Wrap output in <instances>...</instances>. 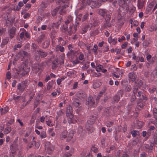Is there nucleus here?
Returning a JSON list of instances; mask_svg holds the SVG:
<instances>
[{"label":"nucleus","instance_id":"1","mask_svg":"<svg viewBox=\"0 0 157 157\" xmlns=\"http://www.w3.org/2000/svg\"><path fill=\"white\" fill-rule=\"evenodd\" d=\"M69 0H56V1L60 4V6L59 7H60V11L59 13L60 15L63 14L65 12V9L68 6Z\"/></svg>","mask_w":157,"mask_h":157},{"label":"nucleus","instance_id":"2","mask_svg":"<svg viewBox=\"0 0 157 157\" xmlns=\"http://www.w3.org/2000/svg\"><path fill=\"white\" fill-rule=\"evenodd\" d=\"M72 48V45L69 44V57H70L71 59H75L74 61H71L74 65H75L80 63L78 59L76 54L77 53L76 51L71 49L70 48Z\"/></svg>","mask_w":157,"mask_h":157},{"label":"nucleus","instance_id":"3","mask_svg":"<svg viewBox=\"0 0 157 157\" xmlns=\"http://www.w3.org/2000/svg\"><path fill=\"white\" fill-rule=\"evenodd\" d=\"M138 87L139 86H137L136 84L133 86L132 94L131 95L130 99V101L132 102L134 101L136 99V94L138 91Z\"/></svg>","mask_w":157,"mask_h":157},{"label":"nucleus","instance_id":"4","mask_svg":"<svg viewBox=\"0 0 157 157\" xmlns=\"http://www.w3.org/2000/svg\"><path fill=\"white\" fill-rule=\"evenodd\" d=\"M94 121H91V120H88L87 121L86 125V129L90 132H92L94 131V129L92 127V124H93Z\"/></svg>","mask_w":157,"mask_h":157},{"label":"nucleus","instance_id":"5","mask_svg":"<svg viewBox=\"0 0 157 157\" xmlns=\"http://www.w3.org/2000/svg\"><path fill=\"white\" fill-rule=\"evenodd\" d=\"M76 96L81 99H85L87 96L86 94L82 91H79L76 94Z\"/></svg>","mask_w":157,"mask_h":157},{"label":"nucleus","instance_id":"6","mask_svg":"<svg viewBox=\"0 0 157 157\" xmlns=\"http://www.w3.org/2000/svg\"><path fill=\"white\" fill-rule=\"evenodd\" d=\"M139 88H138V91H137V97H139L140 98V99L141 100H144L145 101L147 99V98L145 96L144 94L143 93V91L139 90Z\"/></svg>","mask_w":157,"mask_h":157},{"label":"nucleus","instance_id":"7","mask_svg":"<svg viewBox=\"0 0 157 157\" xmlns=\"http://www.w3.org/2000/svg\"><path fill=\"white\" fill-rule=\"evenodd\" d=\"M52 45L54 47L56 45V51H59L61 52H63L64 50V48L63 47L57 44V43H55V41H52Z\"/></svg>","mask_w":157,"mask_h":157},{"label":"nucleus","instance_id":"8","mask_svg":"<svg viewBox=\"0 0 157 157\" xmlns=\"http://www.w3.org/2000/svg\"><path fill=\"white\" fill-rule=\"evenodd\" d=\"M69 23V20H67L65 22V24L63 25V27L61 28L62 31L65 33L68 34L69 33L67 24Z\"/></svg>","mask_w":157,"mask_h":157},{"label":"nucleus","instance_id":"9","mask_svg":"<svg viewBox=\"0 0 157 157\" xmlns=\"http://www.w3.org/2000/svg\"><path fill=\"white\" fill-rule=\"evenodd\" d=\"M98 13L103 17H104L108 13H109V11L104 9H101L98 10Z\"/></svg>","mask_w":157,"mask_h":157},{"label":"nucleus","instance_id":"10","mask_svg":"<svg viewBox=\"0 0 157 157\" xmlns=\"http://www.w3.org/2000/svg\"><path fill=\"white\" fill-rule=\"evenodd\" d=\"M90 2L89 4L91 5V7L92 8H98L101 5V4L98 2L94 1L91 0L90 1Z\"/></svg>","mask_w":157,"mask_h":157},{"label":"nucleus","instance_id":"11","mask_svg":"<svg viewBox=\"0 0 157 157\" xmlns=\"http://www.w3.org/2000/svg\"><path fill=\"white\" fill-rule=\"evenodd\" d=\"M16 31V29L15 27H12L10 29L9 33L10 38L11 39L13 38L15 36Z\"/></svg>","mask_w":157,"mask_h":157},{"label":"nucleus","instance_id":"12","mask_svg":"<svg viewBox=\"0 0 157 157\" xmlns=\"http://www.w3.org/2000/svg\"><path fill=\"white\" fill-rule=\"evenodd\" d=\"M54 146H49L48 147L45 146V149L47 150V152L49 154H50L54 149Z\"/></svg>","mask_w":157,"mask_h":157},{"label":"nucleus","instance_id":"13","mask_svg":"<svg viewBox=\"0 0 157 157\" xmlns=\"http://www.w3.org/2000/svg\"><path fill=\"white\" fill-rule=\"evenodd\" d=\"M95 103L94 101L93 100V98L92 97H89L88 98L87 101L86 102V105H89L90 106H92Z\"/></svg>","mask_w":157,"mask_h":157},{"label":"nucleus","instance_id":"14","mask_svg":"<svg viewBox=\"0 0 157 157\" xmlns=\"http://www.w3.org/2000/svg\"><path fill=\"white\" fill-rule=\"evenodd\" d=\"M77 122L76 118L74 117L73 114L71 113H69V123H75Z\"/></svg>","mask_w":157,"mask_h":157},{"label":"nucleus","instance_id":"15","mask_svg":"<svg viewBox=\"0 0 157 157\" xmlns=\"http://www.w3.org/2000/svg\"><path fill=\"white\" fill-rule=\"evenodd\" d=\"M117 38L112 39L111 36H109L108 38V42L109 44L112 43L113 44L115 45L117 43Z\"/></svg>","mask_w":157,"mask_h":157},{"label":"nucleus","instance_id":"16","mask_svg":"<svg viewBox=\"0 0 157 157\" xmlns=\"http://www.w3.org/2000/svg\"><path fill=\"white\" fill-rule=\"evenodd\" d=\"M26 88V86H23L21 83H19L18 85L17 88L21 93H22Z\"/></svg>","mask_w":157,"mask_h":157},{"label":"nucleus","instance_id":"17","mask_svg":"<svg viewBox=\"0 0 157 157\" xmlns=\"http://www.w3.org/2000/svg\"><path fill=\"white\" fill-rule=\"evenodd\" d=\"M56 42L60 45V44L62 45H64L66 44V42L63 40L62 38L61 37H59V39H56Z\"/></svg>","mask_w":157,"mask_h":157},{"label":"nucleus","instance_id":"18","mask_svg":"<svg viewBox=\"0 0 157 157\" xmlns=\"http://www.w3.org/2000/svg\"><path fill=\"white\" fill-rule=\"evenodd\" d=\"M128 77L132 81H133L136 79V76L134 72H132L129 73Z\"/></svg>","mask_w":157,"mask_h":157},{"label":"nucleus","instance_id":"19","mask_svg":"<svg viewBox=\"0 0 157 157\" xmlns=\"http://www.w3.org/2000/svg\"><path fill=\"white\" fill-rule=\"evenodd\" d=\"M50 45V40L46 39L42 44V46L43 48H47Z\"/></svg>","mask_w":157,"mask_h":157},{"label":"nucleus","instance_id":"20","mask_svg":"<svg viewBox=\"0 0 157 157\" xmlns=\"http://www.w3.org/2000/svg\"><path fill=\"white\" fill-rule=\"evenodd\" d=\"M9 40L8 37H6L2 40L1 46L3 48L5 45L7 44Z\"/></svg>","mask_w":157,"mask_h":157},{"label":"nucleus","instance_id":"21","mask_svg":"<svg viewBox=\"0 0 157 157\" xmlns=\"http://www.w3.org/2000/svg\"><path fill=\"white\" fill-rule=\"evenodd\" d=\"M59 64L58 59L54 60L52 64V69L55 70L56 69Z\"/></svg>","mask_w":157,"mask_h":157},{"label":"nucleus","instance_id":"22","mask_svg":"<svg viewBox=\"0 0 157 157\" xmlns=\"http://www.w3.org/2000/svg\"><path fill=\"white\" fill-rule=\"evenodd\" d=\"M13 19L8 18L6 20V25L9 27L11 26L13 24Z\"/></svg>","mask_w":157,"mask_h":157},{"label":"nucleus","instance_id":"23","mask_svg":"<svg viewBox=\"0 0 157 157\" xmlns=\"http://www.w3.org/2000/svg\"><path fill=\"white\" fill-rule=\"evenodd\" d=\"M111 26V24L109 21H105V22L102 24L101 27L103 29L107 28H108L110 27Z\"/></svg>","mask_w":157,"mask_h":157},{"label":"nucleus","instance_id":"24","mask_svg":"<svg viewBox=\"0 0 157 157\" xmlns=\"http://www.w3.org/2000/svg\"><path fill=\"white\" fill-rule=\"evenodd\" d=\"M10 151H14L16 152L17 150V146L15 143H13L10 146Z\"/></svg>","mask_w":157,"mask_h":157},{"label":"nucleus","instance_id":"25","mask_svg":"<svg viewBox=\"0 0 157 157\" xmlns=\"http://www.w3.org/2000/svg\"><path fill=\"white\" fill-rule=\"evenodd\" d=\"M30 69V68L29 67L26 68L23 67L22 70L23 71L21 73L22 75L24 76L27 75L29 72Z\"/></svg>","mask_w":157,"mask_h":157},{"label":"nucleus","instance_id":"26","mask_svg":"<svg viewBox=\"0 0 157 157\" xmlns=\"http://www.w3.org/2000/svg\"><path fill=\"white\" fill-rule=\"evenodd\" d=\"M157 76V66L155 68L153 71L151 75V77L152 78L154 79V78Z\"/></svg>","mask_w":157,"mask_h":157},{"label":"nucleus","instance_id":"27","mask_svg":"<svg viewBox=\"0 0 157 157\" xmlns=\"http://www.w3.org/2000/svg\"><path fill=\"white\" fill-rule=\"evenodd\" d=\"M38 53L41 58L45 57L47 55V53L45 52H44L42 49L39 50Z\"/></svg>","mask_w":157,"mask_h":157},{"label":"nucleus","instance_id":"28","mask_svg":"<svg viewBox=\"0 0 157 157\" xmlns=\"http://www.w3.org/2000/svg\"><path fill=\"white\" fill-rule=\"evenodd\" d=\"M144 6V2L141 0H138L137 6L139 9H141L143 8Z\"/></svg>","mask_w":157,"mask_h":157},{"label":"nucleus","instance_id":"29","mask_svg":"<svg viewBox=\"0 0 157 157\" xmlns=\"http://www.w3.org/2000/svg\"><path fill=\"white\" fill-rule=\"evenodd\" d=\"M45 36L44 35H41L39 36L37 39V42L38 43H41V42L44 40H45Z\"/></svg>","mask_w":157,"mask_h":157},{"label":"nucleus","instance_id":"30","mask_svg":"<svg viewBox=\"0 0 157 157\" xmlns=\"http://www.w3.org/2000/svg\"><path fill=\"white\" fill-rule=\"evenodd\" d=\"M21 98V97L19 95L16 97L15 95H13V99L16 102H19Z\"/></svg>","mask_w":157,"mask_h":157},{"label":"nucleus","instance_id":"31","mask_svg":"<svg viewBox=\"0 0 157 157\" xmlns=\"http://www.w3.org/2000/svg\"><path fill=\"white\" fill-rule=\"evenodd\" d=\"M8 111V107H4V108H1L0 109V111L1 112V114L2 115H3L6 114Z\"/></svg>","mask_w":157,"mask_h":157},{"label":"nucleus","instance_id":"32","mask_svg":"<svg viewBox=\"0 0 157 157\" xmlns=\"http://www.w3.org/2000/svg\"><path fill=\"white\" fill-rule=\"evenodd\" d=\"M60 9V7H58L56 8L52 12V14L53 17L56 16L58 11Z\"/></svg>","mask_w":157,"mask_h":157},{"label":"nucleus","instance_id":"33","mask_svg":"<svg viewBox=\"0 0 157 157\" xmlns=\"http://www.w3.org/2000/svg\"><path fill=\"white\" fill-rule=\"evenodd\" d=\"M67 131H64L60 135V139L63 140L67 137Z\"/></svg>","mask_w":157,"mask_h":157},{"label":"nucleus","instance_id":"34","mask_svg":"<svg viewBox=\"0 0 157 157\" xmlns=\"http://www.w3.org/2000/svg\"><path fill=\"white\" fill-rule=\"evenodd\" d=\"M132 136L133 137H135L137 135H139V132L138 131L133 130L131 132Z\"/></svg>","mask_w":157,"mask_h":157},{"label":"nucleus","instance_id":"35","mask_svg":"<svg viewBox=\"0 0 157 157\" xmlns=\"http://www.w3.org/2000/svg\"><path fill=\"white\" fill-rule=\"evenodd\" d=\"M11 130V128L10 127H8L6 128L4 131V134H7L9 133Z\"/></svg>","mask_w":157,"mask_h":157},{"label":"nucleus","instance_id":"36","mask_svg":"<svg viewBox=\"0 0 157 157\" xmlns=\"http://www.w3.org/2000/svg\"><path fill=\"white\" fill-rule=\"evenodd\" d=\"M155 1H153L151 2L150 3L148 6V8L146 9V10H148V11H150L151 9V8L154 6V5L155 4Z\"/></svg>","mask_w":157,"mask_h":157},{"label":"nucleus","instance_id":"37","mask_svg":"<svg viewBox=\"0 0 157 157\" xmlns=\"http://www.w3.org/2000/svg\"><path fill=\"white\" fill-rule=\"evenodd\" d=\"M132 87L130 85H127L125 86L124 90L126 92H129L132 89Z\"/></svg>","mask_w":157,"mask_h":157},{"label":"nucleus","instance_id":"38","mask_svg":"<svg viewBox=\"0 0 157 157\" xmlns=\"http://www.w3.org/2000/svg\"><path fill=\"white\" fill-rule=\"evenodd\" d=\"M47 136L46 133L45 131H42L40 134V136L41 139L45 138Z\"/></svg>","mask_w":157,"mask_h":157},{"label":"nucleus","instance_id":"39","mask_svg":"<svg viewBox=\"0 0 157 157\" xmlns=\"http://www.w3.org/2000/svg\"><path fill=\"white\" fill-rule=\"evenodd\" d=\"M120 99V96L119 95H115L113 97V100L116 102H118Z\"/></svg>","mask_w":157,"mask_h":157},{"label":"nucleus","instance_id":"40","mask_svg":"<svg viewBox=\"0 0 157 157\" xmlns=\"http://www.w3.org/2000/svg\"><path fill=\"white\" fill-rule=\"evenodd\" d=\"M88 16L89 14L88 13H86L82 17V21L83 22L86 21L88 19Z\"/></svg>","mask_w":157,"mask_h":157},{"label":"nucleus","instance_id":"41","mask_svg":"<svg viewBox=\"0 0 157 157\" xmlns=\"http://www.w3.org/2000/svg\"><path fill=\"white\" fill-rule=\"evenodd\" d=\"M136 84H137V86H138V88H140V86H141L143 84V82L142 80H140L138 81V83H137L136 82H135L134 84V85H135Z\"/></svg>","mask_w":157,"mask_h":157},{"label":"nucleus","instance_id":"42","mask_svg":"<svg viewBox=\"0 0 157 157\" xmlns=\"http://www.w3.org/2000/svg\"><path fill=\"white\" fill-rule=\"evenodd\" d=\"M16 151H11L10 152V157H14L16 154Z\"/></svg>","mask_w":157,"mask_h":157},{"label":"nucleus","instance_id":"43","mask_svg":"<svg viewBox=\"0 0 157 157\" xmlns=\"http://www.w3.org/2000/svg\"><path fill=\"white\" fill-rule=\"evenodd\" d=\"M106 18L105 19V21H110V20L111 18V15L108 13L107 15H106Z\"/></svg>","mask_w":157,"mask_h":157},{"label":"nucleus","instance_id":"44","mask_svg":"<svg viewBox=\"0 0 157 157\" xmlns=\"http://www.w3.org/2000/svg\"><path fill=\"white\" fill-rule=\"evenodd\" d=\"M103 68L102 66L101 65H99L97 66L96 68V71H100Z\"/></svg>","mask_w":157,"mask_h":157},{"label":"nucleus","instance_id":"45","mask_svg":"<svg viewBox=\"0 0 157 157\" xmlns=\"http://www.w3.org/2000/svg\"><path fill=\"white\" fill-rule=\"evenodd\" d=\"M91 150L92 151L94 152V153H97L98 151V148L94 146L92 147Z\"/></svg>","mask_w":157,"mask_h":157},{"label":"nucleus","instance_id":"46","mask_svg":"<svg viewBox=\"0 0 157 157\" xmlns=\"http://www.w3.org/2000/svg\"><path fill=\"white\" fill-rule=\"evenodd\" d=\"M125 0H119V4L120 6H122L123 5L125 4Z\"/></svg>","mask_w":157,"mask_h":157},{"label":"nucleus","instance_id":"47","mask_svg":"<svg viewBox=\"0 0 157 157\" xmlns=\"http://www.w3.org/2000/svg\"><path fill=\"white\" fill-rule=\"evenodd\" d=\"M139 141V140L138 138H136L133 140L132 142V145H135Z\"/></svg>","mask_w":157,"mask_h":157},{"label":"nucleus","instance_id":"48","mask_svg":"<svg viewBox=\"0 0 157 157\" xmlns=\"http://www.w3.org/2000/svg\"><path fill=\"white\" fill-rule=\"evenodd\" d=\"M6 31V29L3 28H0V36L2 35Z\"/></svg>","mask_w":157,"mask_h":157},{"label":"nucleus","instance_id":"49","mask_svg":"<svg viewBox=\"0 0 157 157\" xmlns=\"http://www.w3.org/2000/svg\"><path fill=\"white\" fill-rule=\"evenodd\" d=\"M153 113L155 118H157V109H153Z\"/></svg>","mask_w":157,"mask_h":157},{"label":"nucleus","instance_id":"50","mask_svg":"<svg viewBox=\"0 0 157 157\" xmlns=\"http://www.w3.org/2000/svg\"><path fill=\"white\" fill-rule=\"evenodd\" d=\"M47 124L49 126L51 127L53 125V124L52 123V121L51 120H48V121H46Z\"/></svg>","mask_w":157,"mask_h":157},{"label":"nucleus","instance_id":"51","mask_svg":"<svg viewBox=\"0 0 157 157\" xmlns=\"http://www.w3.org/2000/svg\"><path fill=\"white\" fill-rule=\"evenodd\" d=\"M75 132L73 130H71L69 133V137L71 138H72Z\"/></svg>","mask_w":157,"mask_h":157},{"label":"nucleus","instance_id":"52","mask_svg":"<svg viewBox=\"0 0 157 157\" xmlns=\"http://www.w3.org/2000/svg\"><path fill=\"white\" fill-rule=\"evenodd\" d=\"M25 36V32H21L20 35V37L21 40H24L25 39V38H24Z\"/></svg>","mask_w":157,"mask_h":157},{"label":"nucleus","instance_id":"53","mask_svg":"<svg viewBox=\"0 0 157 157\" xmlns=\"http://www.w3.org/2000/svg\"><path fill=\"white\" fill-rule=\"evenodd\" d=\"M6 77L9 80H10L11 78V75L10 73L8 71L7 72L6 74Z\"/></svg>","mask_w":157,"mask_h":157},{"label":"nucleus","instance_id":"54","mask_svg":"<svg viewBox=\"0 0 157 157\" xmlns=\"http://www.w3.org/2000/svg\"><path fill=\"white\" fill-rule=\"evenodd\" d=\"M52 83H50L49 82H48L47 84V90H50L52 87Z\"/></svg>","mask_w":157,"mask_h":157},{"label":"nucleus","instance_id":"55","mask_svg":"<svg viewBox=\"0 0 157 157\" xmlns=\"http://www.w3.org/2000/svg\"><path fill=\"white\" fill-rule=\"evenodd\" d=\"M14 121V119H11L7 123L8 126L11 125L13 123Z\"/></svg>","mask_w":157,"mask_h":157},{"label":"nucleus","instance_id":"56","mask_svg":"<svg viewBox=\"0 0 157 157\" xmlns=\"http://www.w3.org/2000/svg\"><path fill=\"white\" fill-rule=\"evenodd\" d=\"M133 106V104H131L129 105H128L127 106V107L128 110L129 111H130L131 109Z\"/></svg>","mask_w":157,"mask_h":157},{"label":"nucleus","instance_id":"57","mask_svg":"<svg viewBox=\"0 0 157 157\" xmlns=\"http://www.w3.org/2000/svg\"><path fill=\"white\" fill-rule=\"evenodd\" d=\"M90 119L91 121H94H94L95 120L97 119V117L95 116H91L90 117Z\"/></svg>","mask_w":157,"mask_h":157},{"label":"nucleus","instance_id":"58","mask_svg":"<svg viewBox=\"0 0 157 157\" xmlns=\"http://www.w3.org/2000/svg\"><path fill=\"white\" fill-rule=\"evenodd\" d=\"M53 27V25L52 24H49V25L47 26V29H48L49 30H51Z\"/></svg>","mask_w":157,"mask_h":157},{"label":"nucleus","instance_id":"59","mask_svg":"<svg viewBox=\"0 0 157 157\" xmlns=\"http://www.w3.org/2000/svg\"><path fill=\"white\" fill-rule=\"evenodd\" d=\"M140 61L141 62H144V59L143 57H138V59L137 61H136V63H138L139 61Z\"/></svg>","mask_w":157,"mask_h":157},{"label":"nucleus","instance_id":"60","mask_svg":"<svg viewBox=\"0 0 157 157\" xmlns=\"http://www.w3.org/2000/svg\"><path fill=\"white\" fill-rule=\"evenodd\" d=\"M155 87H153L152 88H149V91L151 93H152L155 91Z\"/></svg>","mask_w":157,"mask_h":157},{"label":"nucleus","instance_id":"61","mask_svg":"<svg viewBox=\"0 0 157 157\" xmlns=\"http://www.w3.org/2000/svg\"><path fill=\"white\" fill-rule=\"evenodd\" d=\"M98 24V21L96 20L94 21L93 23H90V25H91V26H95Z\"/></svg>","mask_w":157,"mask_h":157},{"label":"nucleus","instance_id":"62","mask_svg":"<svg viewBox=\"0 0 157 157\" xmlns=\"http://www.w3.org/2000/svg\"><path fill=\"white\" fill-rule=\"evenodd\" d=\"M138 106L140 107V108H142L144 105V103L139 102L138 103Z\"/></svg>","mask_w":157,"mask_h":157},{"label":"nucleus","instance_id":"63","mask_svg":"<svg viewBox=\"0 0 157 157\" xmlns=\"http://www.w3.org/2000/svg\"><path fill=\"white\" fill-rule=\"evenodd\" d=\"M50 78H51L49 75H46V77L44 80V82H47L48 80H50Z\"/></svg>","mask_w":157,"mask_h":157},{"label":"nucleus","instance_id":"64","mask_svg":"<svg viewBox=\"0 0 157 157\" xmlns=\"http://www.w3.org/2000/svg\"><path fill=\"white\" fill-rule=\"evenodd\" d=\"M89 63L90 62H89L88 64L86 63L85 65H84L83 66V68L85 69H87L89 67Z\"/></svg>","mask_w":157,"mask_h":157}]
</instances>
